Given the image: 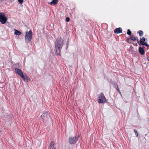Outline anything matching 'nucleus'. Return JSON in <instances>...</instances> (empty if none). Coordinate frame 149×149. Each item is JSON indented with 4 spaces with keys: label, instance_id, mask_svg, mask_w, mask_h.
<instances>
[{
    "label": "nucleus",
    "instance_id": "9",
    "mask_svg": "<svg viewBox=\"0 0 149 149\" xmlns=\"http://www.w3.org/2000/svg\"><path fill=\"white\" fill-rule=\"evenodd\" d=\"M122 29L120 28H117L114 30V32L116 33H122Z\"/></svg>",
    "mask_w": 149,
    "mask_h": 149
},
{
    "label": "nucleus",
    "instance_id": "16",
    "mask_svg": "<svg viewBox=\"0 0 149 149\" xmlns=\"http://www.w3.org/2000/svg\"><path fill=\"white\" fill-rule=\"evenodd\" d=\"M137 40L138 43H139V40L138 39V38L137 37H135L133 36V37L132 38V40L133 41H134L135 40Z\"/></svg>",
    "mask_w": 149,
    "mask_h": 149
},
{
    "label": "nucleus",
    "instance_id": "28",
    "mask_svg": "<svg viewBox=\"0 0 149 149\" xmlns=\"http://www.w3.org/2000/svg\"><path fill=\"white\" fill-rule=\"evenodd\" d=\"M147 59L149 61V58L147 57Z\"/></svg>",
    "mask_w": 149,
    "mask_h": 149
},
{
    "label": "nucleus",
    "instance_id": "13",
    "mask_svg": "<svg viewBox=\"0 0 149 149\" xmlns=\"http://www.w3.org/2000/svg\"><path fill=\"white\" fill-rule=\"evenodd\" d=\"M15 32L14 33V34L16 35H17L18 36H19L21 35L22 33L20 31L17 30L16 29H14Z\"/></svg>",
    "mask_w": 149,
    "mask_h": 149
},
{
    "label": "nucleus",
    "instance_id": "14",
    "mask_svg": "<svg viewBox=\"0 0 149 149\" xmlns=\"http://www.w3.org/2000/svg\"><path fill=\"white\" fill-rule=\"evenodd\" d=\"M58 2V0H52V1L50 3V4L52 5H54L57 4Z\"/></svg>",
    "mask_w": 149,
    "mask_h": 149
},
{
    "label": "nucleus",
    "instance_id": "3",
    "mask_svg": "<svg viewBox=\"0 0 149 149\" xmlns=\"http://www.w3.org/2000/svg\"><path fill=\"white\" fill-rule=\"evenodd\" d=\"M6 14L2 12H0V22L2 24H4L6 23L7 18Z\"/></svg>",
    "mask_w": 149,
    "mask_h": 149
},
{
    "label": "nucleus",
    "instance_id": "31",
    "mask_svg": "<svg viewBox=\"0 0 149 149\" xmlns=\"http://www.w3.org/2000/svg\"><path fill=\"white\" fill-rule=\"evenodd\" d=\"M0 132H1V131L0 130Z\"/></svg>",
    "mask_w": 149,
    "mask_h": 149
},
{
    "label": "nucleus",
    "instance_id": "23",
    "mask_svg": "<svg viewBox=\"0 0 149 149\" xmlns=\"http://www.w3.org/2000/svg\"><path fill=\"white\" fill-rule=\"evenodd\" d=\"M18 1L19 3L22 4L23 3V0H18Z\"/></svg>",
    "mask_w": 149,
    "mask_h": 149
},
{
    "label": "nucleus",
    "instance_id": "12",
    "mask_svg": "<svg viewBox=\"0 0 149 149\" xmlns=\"http://www.w3.org/2000/svg\"><path fill=\"white\" fill-rule=\"evenodd\" d=\"M98 102L99 103H104L106 101V99H104L103 98H99L98 100Z\"/></svg>",
    "mask_w": 149,
    "mask_h": 149
},
{
    "label": "nucleus",
    "instance_id": "1",
    "mask_svg": "<svg viewBox=\"0 0 149 149\" xmlns=\"http://www.w3.org/2000/svg\"><path fill=\"white\" fill-rule=\"evenodd\" d=\"M63 45V40L61 38H57L55 42L56 54L57 55H60L61 48Z\"/></svg>",
    "mask_w": 149,
    "mask_h": 149
},
{
    "label": "nucleus",
    "instance_id": "4",
    "mask_svg": "<svg viewBox=\"0 0 149 149\" xmlns=\"http://www.w3.org/2000/svg\"><path fill=\"white\" fill-rule=\"evenodd\" d=\"M68 141L69 142L70 144H74L77 141V137L76 136L69 137Z\"/></svg>",
    "mask_w": 149,
    "mask_h": 149
},
{
    "label": "nucleus",
    "instance_id": "2",
    "mask_svg": "<svg viewBox=\"0 0 149 149\" xmlns=\"http://www.w3.org/2000/svg\"><path fill=\"white\" fill-rule=\"evenodd\" d=\"M25 39L26 43H28L31 41L32 38V33L31 30L25 32Z\"/></svg>",
    "mask_w": 149,
    "mask_h": 149
},
{
    "label": "nucleus",
    "instance_id": "8",
    "mask_svg": "<svg viewBox=\"0 0 149 149\" xmlns=\"http://www.w3.org/2000/svg\"><path fill=\"white\" fill-rule=\"evenodd\" d=\"M50 149H56V146H55V143L53 141H52L49 145Z\"/></svg>",
    "mask_w": 149,
    "mask_h": 149
},
{
    "label": "nucleus",
    "instance_id": "10",
    "mask_svg": "<svg viewBox=\"0 0 149 149\" xmlns=\"http://www.w3.org/2000/svg\"><path fill=\"white\" fill-rule=\"evenodd\" d=\"M139 52L141 55H144L145 54V51L144 49L141 47H140L139 49Z\"/></svg>",
    "mask_w": 149,
    "mask_h": 149
},
{
    "label": "nucleus",
    "instance_id": "25",
    "mask_svg": "<svg viewBox=\"0 0 149 149\" xmlns=\"http://www.w3.org/2000/svg\"><path fill=\"white\" fill-rule=\"evenodd\" d=\"M68 44L69 43H66V46H67V47H66L67 49L68 48Z\"/></svg>",
    "mask_w": 149,
    "mask_h": 149
},
{
    "label": "nucleus",
    "instance_id": "29",
    "mask_svg": "<svg viewBox=\"0 0 149 149\" xmlns=\"http://www.w3.org/2000/svg\"><path fill=\"white\" fill-rule=\"evenodd\" d=\"M119 93L120 94V95H121V92H120V93Z\"/></svg>",
    "mask_w": 149,
    "mask_h": 149
},
{
    "label": "nucleus",
    "instance_id": "22",
    "mask_svg": "<svg viewBox=\"0 0 149 149\" xmlns=\"http://www.w3.org/2000/svg\"><path fill=\"white\" fill-rule=\"evenodd\" d=\"M70 19L68 17H66L65 19V20L67 22H68L70 21Z\"/></svg>",
    "mask_w": 149,
    "mask_h": 149
},
{
    "label": "nucleus",
    "instance_id": "20",
    "mask_svg": "<svg viewBox=\"0 0 149 149\" xmlns=\"http://www.w3.org/2000/svg\"><path fill=\"white\" fill-rule=\"evenodd\" d=\"M116 88L117 90L118 91L119 93H120V91L119 89L118 88V85H116V87H115Z\"/></svg>",
    "mask_w": 149,
    "mask_h": 149
},
{
    "label": "nucleus",
    "instance_id": "7",
    "mask_svg": "<svg viewBox=\"0 0 149 149\" xmlns=\"http://www.w3.org/2000/svg\"><path fill=\"white\" fill-rule=\"evenodd\" d=\"M21 78L25 82H28L29 80H30V79L29 77L26 75H24L21 76Z\"/></svg>",
    "mask_w": 149,
    "mask_h": 149
},
{
    "label": "nucleus",
    "instance_id": "5",
    "mask_svg": "<svg viewBox=\"0 0 149 149\" xmlns=\"http://www.w3.org/2000/svg\"><path fill=\"white\" fill-rule=\"evenodd\" d=\"M40 118L42 119L43 122L47 120L48 118V113L44 112L40 116Z\"/></svg>",
    "mask_w": 149,
    "mask_h": 149
},
{
    "label": "nucleus",
    "instance_id": "18",
    "mask_svg": "<svg viewBox=\"0 0 149 149\" xmlns=\"http://www.w3.org/2000/svg\"><path fill=\"white\" fill-rule=\"evenodd\" d=\"M127 34H128V35H129L130 36L132 34L131 31L129 29L127 30Z\"/></svg>",
    "mask_w": 149,
    "mask_h": 149
},
{
    "label": "nucleus",
    "instance_id": "27",
    "mask_svg": "<svg viewBox=\"0 0 149 149\" xmlns=\"http://www.w3.org/2000/svg\"><path fill=\"white\" fill-rule=\"evenodd\" d=\"M66 43H69L68 39Z\"/></svg>",
    "mask_w": 149,
    "mask_h": 149
},
{
    "label": "nucleus",
    "instance_id": "30",
    "mask_svg": "<svg viewBox=\"0 0 149 149\" xmlns=\"http://www.w3.org/2000/svg\"><path fill=\"white\" fill-rule=\"evenodd\" d=\"M135 45L136 46H137V44H136Z\"/></svg>",
    "mask_w": 149,
    "mask_h": 149
},
{
    "label": "nucleus",
    "instance_id": "26",
    "mask_svg": "<svg viewBox=\"0 0 149 149\" xmlns=\"http://www.w3.org/2000/svg\"><path fill=\"white\" fill-rule=\"evenodd\" d=\"M129 40L130 39H128L127 40V42H128L130 43H131V42L129 41Z\"/></svg>",
    "mask_w": 149,
    "mask_h": 149
},
{
    "label": "nucleus",
    "instance_id": "21",
    "mask_svg": "<svg viewBox=\"0 0 149 149\" xmlns=\"http://www.w3.org/2000/svg\"><path fill=\"white\" fill-rule=\"evenodd\" d=\"M134 132L135 133L136 136H138V133H137V132L136 131V130L135 129L134 130Z\"/></svg>",
    "mask_w": 149,
    "mask_h": 149
},
{
    "label": "nucleus",
    "instance_id": "19",
    "mask_svg": "<svg viewBox=\"0 0 149 149\" xmlns=\"http://www.w3.org/2000/svg\"><path fill=\"white\" fill-rule=\"evenodd\" d=\"M142 45H145L148 47H149V45L147 44V42H145V43L142 44Z\"/></svg>",
    "mask_w": 149,
    "mask_h": 149
},
{
    "label": "nucleus",
    "instance_id": "17",
    "mask_svg": "<svg viewBox=\"0 0 149 149\" xmlns=\"http://www.w3.org/2000/svg\"><path fill=\"white\" fill-rule=\"evenodd\" d=\"M137 33H139L140 36H142L143 35V33L142 31L140 30L137 32Z\"/></svg>",
    "mask_w": 149,
    "mask_h": 149
},
{
    "label": "nucleus",
    "instance_id": "24",
    "mask_svg": "<svg viewBox=\"0 0 149 149\" xmlns=\"http://www.w3.org/2000/svg\"><path fill=\"white\" fill-rule=\"evenodd\" d=\"M133 36V35L131 36L130 38H129V39H131V40H132V39Z\"/></svg>",
    "mask_w": 149,
    "mask_h": 149
},
{
    "label": "nucleus",
    "instance_id": "6",
    "mask_svg": "<svg viewBox=\"0 0 149 149\" xmlns=\"http://www.w3.org/2000/svg\"><path fill=\"white\" fill-rule=\"evenodd\" d=\"M15 73L17 74L21 77V76L23 75V72L22 70L19 69L15 68Z\"/></svg>",
    "mask_w": 149,
    "mask_h": 149
},
{
    "label": "nucleus",
    "instance_id": "11",
    "mask_svg": "<svg viewBox=\"0 0 149 149\" xmlns=\"http://www.w3.org/2000/svg\"><path fill=\"white\" fill-rule=\"evenodd\" d=\"M147 41V39L143 37L142 38H140V43L142 45V44L145 43V41Z\"/></svg>",
    "mask_w": 149,
    "mask_h": 149
},
{
    "label": "nucleus",
    "instance_id": "15",
    "mask_svg": "<svg viewBox=\"0 0 149 149\" xmlns=\"http://www.w3.org/2000/svg\"><path fill=\"white\" fill-rule=\"evenodd\" d=\"M98 98H103L104 99H105V97H104L103 93H101L99 95L98 97Z\"/></svg>",
    "mask_w": 149,
    "mask_h": 149
}]
</instances>
